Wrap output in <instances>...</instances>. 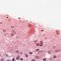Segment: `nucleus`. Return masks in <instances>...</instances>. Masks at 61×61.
Wrapping results in <instances>:
<instances>
[{"label": "nucleus", "mask_w": 61, "mask_h": 61, "mask_svg": "<svg viewBox=\"0 0 61 61\" xmlns=\"http://www.w3.org/2000/svg\"><path fill=\"white\" fill-rule=\"evenodd\" d=\"M37 42V41L36 40V41H34V43H35L36 42Z\"/></svg>", "instance_id": "4468645a"}, {"label": "nucleus", "mask_w": 61, "mask_h": 61, "mask_svg": "<svg viewBox=\"0 0 61 61\" xmlns=\"http://www.w3.org/2000/svg\"><path fill=\"white\" fill-rule=\"evenodd\" d=\"M18 19H20V18H19Z\"/></svg>", "instance_id": "5701e85b"}, {"label": "nucleus", "mask_w": 61, "mask_h": 61, "mask_svg": "<svg viewBox=\"0 0 61 61\" xmlns=\"http://www.w3.org/2000/svg\"><path fill=\"white\" fill-rule=\"evenodd\" d=\"M20 60L22 61V60H23V59L22 58H21L20 59Z\"/></svg>", "instance_id": "9d476101"}, {"label": "nucleus", "mask_w": 61, "mask_h": 61, "mask_svg": "<svg viewBox=\"0 0 61 61\" xmlns=\"http://www.w3.org/2000/svg\"><path fill=\"white\" fill-rule=\"evenodd\" d=\"M16 59L17 60H18V59H19L18 57L16 58Z\"/></svg>", "instance_id": "1a4fd4ad"}, {"label": "nucleus", "mask_w": 61, "mask_h": 61, "mask_svg": "<svg viewBox=\"0 0 61 61\" xmlns=\"http://www.w3.org/2000/svg\"><path fill=\"white\" fill-rule=\"evenodd\" d=\"M4 60V59H2L1 60V61H3Z\"/></svg>", "instance_id": "2eb2a0df"}, {"label": "nucleus", "mask_w": 61, "mask_h": 61, "mask_svg": "<svg viewBox=\"0 0 61 61\" xmlns=\"http://www.w3.org/2000/svg\"><path fill=\"white\" fill-rule=\"evenodd\" d=\"M40 52H42V51H40Z\"/></svg>", "instance_id": "b1692460"}, {"label": "nucleus", "mask_w": 61, "mask_h": 61, "mask_svg": "<svg viewBox=\"0 0 61 61\" xmlns=\"http://www.w3.org/2000/svg\"><path fill=\"white\" fill-rule=\"evenodd\" d=\"M36 58H39V57L38 56H37L36 57Z\"/></svg>", "instance_id": "412c9836"}, {"label": "nucleus", "mask_w": 61, "mask_h": 61, "mask_svg": "<svg viewBox=\"0 0 61 61\" xmlns=\"http://www.w3.org/2000/svg\"><path fill=\"white\" fill-rule=\"evenodd\" d=\"M26 57H28V55H27V54H26Z\"/></svg>", "instance_id": "ddd939ff"}, {"label": "nucleus", "mask_w": 61, "mask_h": 61, "mask_svg": "<svg viewBox=\"0 0 61 61\" xmlns=\"http://www.w3.org/2000/svg\"><path fill=\"white\" fill-rule=\"evenodd\" d=\"M3 31H4V32H6V30H5V29H4L3 30Z\"/></svg>", "instance_id": "6e6552de"}, {"label": "nucleus", "mask_w": 61, "mask_h": 61, "mask_svg": "<svg viewBox=\"0 0 61 61\" xmlns=\"http://www.w3.org/2000/svg\"><path fill=\"white\" fill-rule=\"evenodd\" d=\"M11 28H13V27H13L12 26H11Z\"/></svg>", "instance_id": "4be33fe9"}, {"label": "nucleus", "mask_w": 61, "mask_h": 61, "mask_svg": "<svg viewBox=\"0 0 61 61\" xmlns=\"http://www.w3.org/2000/svg\"><path fill=\"white\" fill-rule=\"evenodd\" d=\"M56 56H54V58H56Z\"/></svg>", "instance_id": "dca6fc26"}, {"label": "nucleus", "mask_w": 61, "mask_h": 61, "mask_svg": "<svg viewBox=\"0 0 61 61\" xmlns=\"http://www.w3.org/2000/svg\"><path fill=\"white\" fill-rule=\"evenodd\" d=\"M59 51H60V50H59Z\"/></svg>", "instance_id": "a878e982"}, {"label": "nucleus", "mask_w": 61, "mask_h": 61, "mask_svg": "<svg viewBox=\"0 0 61 61\" xmlns=\"http://www.w3.org/2000/svg\"><path fill=\"white\" fill-rule=\"evenodd\" d=\"M40 43L41 45H40V46H43V42L42 41H41Z\"/></svg>", "instance_id": "f257e3e1"}, {"label": "nucleus", "mask_w": 61, "mask_h": 61, "mask_svg": "<svg viewBox=\"0 0 61 61\" xmlns=\"http://www.w3.org/2000/svg\"><path fill=\"white\" fill-rule=\"evenodd\" d=\"M6 18H8V17H7Z\"/></svg>", "instance_id": "393cba45"}, {"label": "nucleus", "mask_w": 61, "mask_h": 61, "mask_svg": "<svg viewBox=\"0 0 61 61\" xmlns=\"http://www.w3.org/2000/svg\"><path fill=\"white\" fill-rule=\"evenodd\" d=\"M48 53L49 54H50V51H48Z\"/></svg>", "instance_id": "f8f14e48"}, {"label": "nucleus", "mask_w": 61, "mask_h": 61, "mask_svg": "<svg viewBox=\"0 0 61 61\" xmlns=\"http://www.w3.org/2000/svg\"><path fill=\"white\" fill-rule=\"evenodd\" d=\"M15 61V59L14 58H13L12 59V61Z\"/></svg>", "instance_id": "9b49d317"}, {"label": "nucleus", "mask_w": 61, "mask_h": 61, "mask_svg": "<svg viewBox=\"0 0 61 61\" xmlns=\"http://www.w3.org/2000/svg\"><path fill=\"white\" fill-rule=\"evenodd\" d=\"M32 60V61H36L35 60L33 59Z\"/></svg>", "instance_id": "f3484780"}, {"label": "nucleus", "mask_w": 61, "mask_h": 61, "mask_svg": "<svg viewBox=\"0 0 61 61\" xmlns=\"http://www.w3.org/2000/svg\"><path fill=\"white\" fill-rule=\"evenodd\" d=\"M40 50V49H36V51L37 52H38V51H39Z\"/></svg>", "instance_id": "f03ea898"}, {"label": "nucleus", "mask_w": 61, "mask_h": 61, "mask_svg": "<svg viewBox=\"0 0 61 61\" xmlns=\"http://www.w3.org/2000/svg\"><path fill=\"white\" fill-rule=\"evenodd\" d=\"M17 57H18V58H19H19H20V56H19L18 55V56H17Z\"/></svg>", "instance_id": "423d86ee"}, {"label": "nucleus", "mask_w": 61, "mask_h": 61, "mask_svg": "<svg viewBox=\"0 0 61 61\" xmlns=\"http://www.w3.org/2000/svg\"><path fill=\"white\" fill-rule=\"evenodd\" d=\"M0 24H3V22H0Z\"/></svg>", "instance_id": "aec40b11"}, {"label": "nucleus", "mask_w": 61, "mask_h": 61, "mask_svg": "<svg viewBox=\"0 0 61 61\" xmlns=\"http://www.w3.org/2000/svg\"><path fill=\"white\" fill-rule=\"evenodd\" d=\"M8 61H10V60H7Z\"/></svg>", "instance_id": "6ab92c4d"}, {"label": "nucleus", "mask_w": 61, "mask_h": 61, "mask_svg": "<svg viewBox=\"0 0 61 61\" xmlns=\"http://www.w3.org/2000/svg\"><path fill=\"white\" fill-rule=\"evenodd\" d=\"M42 31H43V30Z\"/></svg>", "instance_id": "bb28decb"}, {"label": "nucleus", "mask_w": 61, "mask_h": 61, "mask_svg": "<svg viewBox=\"0 0 61 61\" xmlns=\"http://www.w3.org/2000/svg\"><path fill=\"white\" fill-rule=\"evenodd\" d=\"M29 53L30 54H33V53H32V52H29Z\"/></svg>", "instance_id": "39448f33"}, {"label": "nucleus", "mask_w": 61, "mask_h": 61, "mask_svg": "<svg viewBox=\"0 0 61 61\" xmlns=\"http://www.w3.org/2000/svg\"><path fill=\"white\" fill-rule=\"evenodd\" d=\"M36 45V46H39V44H37Z\"/></svg>", "instance_id": "0eeeda50"}, {"label": "nucleus", "mask_w": 61, "mask_h": 61, "mask_svg": "<svg viewBox=\"0 0 61 61\" xmlns=\"http://www.w3.org/2000/svg\"><path fill=\"white\" fill-rule=\"evenodd\" d=\"M16 53H19V51H16Z\"/></svg>", "instance_id": "7ed1b4c3"}, {"label": "nucleus", "mask_w": 61, "mask_h": 61, "mask_svg": "<svg viewBox=\"0 0 61 61\" xmlns=\"http://www.w3.org/2000/svg\"><path fill=\"white\" fill-rule=\"evenodd\" d=\"M6 56H7V57H8V55H6Z\"/></svg>", "instance_id": "a211bd4d"}, {"label": "nucleus", "mask_w": 61, "mask_h": 61, "mask_svg": "<svg viewBox=\"0 0 61 61\" xmlns=\"http://www.w3.org/2000/svg\"><path fill=\"white\" fill-rule=\"evenodd\" d=\"M43 61H46V59L45 58H44L43 59Z\"/></svg>", "instance_id": "20e7f679"}]
</instances>
